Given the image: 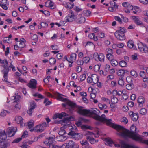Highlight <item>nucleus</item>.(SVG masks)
<instances>
[{"instance_id":"nucleus-33","label":"nucleus","mask_w":148,"mask_h":148,"mask_svg":"<svg viewBox=\"0 0 148 148\" xmlns=\"http://www.w3.org/2000/svg\"><path fill=\"white\" fill-rule=\"evenodd\" d=\"M89 58L88 57H86L83 58V62H81L79 64L80 65H82L83 63V62L85 63H87L89 62Z\"/></svg>"},{"instance_id":"nucleus-6","label":"nucleus","mask_w":148,"mask_h":148,"mask_svg":"<svg viewBox=\"0 0 148 148\" xmlns=\"http://www.w3.org/2000/svg\"><path fill=\"white\" fill-rule=\"evenodd\" d=\"M136 128L132 125L130 127V138L135 140H142V138L139 136L136 133Z\"/></svg>"},{"instance_id":"nucleus-59","label":"nucleus","mask_w":148,"mask_h":148,"mask_svg":"<svg viewBox=\"0 0 148 148\" xmlns=\"http://www.w3.org/2000/svg\"><path fill=\"white\" fill-rule=\"evenodd\" d=\"M130 45L132 46V47L130 46V49L133 50H136V48L135 45L132 43V40H130Z\"/></svg>"},{"instance_id":"nucleus-48","label":"nucleus","mask_w":148,"mask_h":148,"mask_svg":"<svg viewBox=\"0 0 148 148\" xmlns=\"http://www.w3.org/2000/svg\"><path fill=\"white\" fill-rule=\"evenodd\" d=\"M147 112V110L145 108H142L140 110V113L142 115H145Z\"/></svg>"},{"instance_id":"nucleus-23","label":"nucleus","mask_w":148,"mask_h":148,"mask_svg":"<svg viewBox=\"0 0 148 148\" xmlns=\"http://www.w3.org/2000/svg\"><path fill=\"white\" fill-rule=\"evenodd\" d=\"M37 81L34 79H32L30 82L27 84V86L32 88H35L36 87Z\"/></svg>"},{"instance_id":"nucleus-21","label":"nucleus","mask_w":148,"mask_h":148,"mask_svg":"<svg viewBox=\"0 0 148 148\" xmlns=\"http://www.w3.org/2000/svg\"><path fill=\"white\" fill-rule=\"evenodd\" d=\"M23 119L20 116H16L15 117V120L17 124H20L21 127L24 126V123H23Z\"/></svg>"},{"instance_id":"nucleus-19","label":"nucleus","mask_w":148,"mask_h":148,"mask_svg":"<svg viewBox=\"0 0 148 148\" xmlns=\"http://www.w3.org/2000/svg\"><path fill=\"white\" fill-rule=\"evenodd\" d=\"M34 124V121L33 120H31L29 121L28 122L25 123L24 124V126H27L31 132H33L31 130H34V127L33 126Z\"/></svg>"},{"instance_id":"nucleus-56","label":"nucleus","mask_w":148,"mask_h":148,"mask_svg":"<svg viewBox=\"0 0 148 148\" xmlns=\"http://www.w3.org/2000/svg\"><path fill=\"white\" fill-rule=\"evenodd\" d=\"M100 69V66L98 64L95 65L93 67L94 70L95 72H97L99 71Z\"/></svg>"},{"instance_id":"nucleus-60","label":"nucleus","mask_w":148,"mask_h":148,"mask_svg":"<svg viewBox=\"0 0 148 148\" xmlns=\"http://www.w3.org/2000/svg\"><path fill=\"white\" fill-rule=\"evenodd\" d=\"M44 103L45 105H48L51 104V103L50 101H49L47 99L45 98L44 101Z\"/></svg>"},{"instance_id":"nucleus-63","label":"nucleus","mask_w":148,"mask_h":148,"mask_svg":"<svg viewBox=\"0 0 148 148\" xmlns=\"http://www.w3.org/2000/svg\"><path fill=\"white\" fill-rule=\"evenodd\" d=\"M74 6V3H68L67 4V7L69 9L72 8Z\"/></svg>"},{"instance_id":"nucleus-9","label":"nucleus","mask_w":148,"mask_h":148,"mask_svg":"<svg viewBox=\"0 0 148 148\" xmlns=\"http://www.w3.org/2000/svg\"><path fill=\"white\" fill-rule=\"evenodd\" d=\"M15 40L16 41V44L19 46L20 48H22L25 46V40L23 38H16Z\"/></svg>"},{"instance_id":"nucleus-51","label":"nucleus","mask_w":148,"mask_h":148,"mask_svg":"<svg viewBox=\"0 0 148 148\" xmlns=\"http://www.w3.org/2000/svg\"><path fill=\"white\" fill-rule=\"evenodd\" d=\"M22 138L19 137L18 138H16L14 140L12 143H19V142H20L22 140Z\"/></svg>"},{"instance_id":"nucleus-25","label":"nucleus","mask_w":148,"mask_h":148,"mask_svg":"<svg viewBox=\"0 0 148 148\" xmlns=\"http://www.w3.org/2000/svg\"><path fill=\"white\" fill-rule=\"evenodd\" d=\"M122 5L125 8L124 9V11L126 13H130V9L129 8L130 7V3L127 2H123L122 4Z\"/></svg>"},{"instance_id":"nucleus-39","label":"nucleus","mask_w":148,"mask_h":148,"mask_svg":"<svg viewBox=\"0 0 148 148\" xmlns=\"http://www.w3.org/2000/svg\"><path fill=\"white\" fill-rule=\"evenodd\" d=\"M101 101L102 102H105L106 103L110 104V100L108 98L105 97H102L101 99Z\"/></svg>"},{"instance_id":"nucleus-43","label":"nucleus","mask_w":148,"mask_h":148,"mask_svg":"<svg viewBox=\"0 0 148 148\" xmlns=\"http://www.w3.org/2000/svg\"><path fill=\"white\" fill-rule=\"evenodd\" d=\"M85 21V18L83 16L81 17L78 19V22L79 23H84Z\"/></svg>"},{"instance_id":"nucleus-36","label":"nucleus","mask_w":148,"mask_h":148,"mask_svg":"<svg viewBox=\"0 0 148 148\" xmlns=\"http://www.w3.org/2000/svg\"><path fill=\"white\" fill-rule=\"evenodd\" d=\"M64 127H62L61 128L60 131L59 132L58 134L59 135H64L66 134V131L64 130Z\"/></svg>"},{"instance_id":"nucleus-47","label":"nucleus","mask_w":148,"mask_h":148,"mask_svg":"<svg viewBox=\"0 0 148 148\" xmlns=\"http://www.w3.org/2000/svg\"><path fill=\"white\" fill-rule=\"evenodd\" d=\"M88 92L89 94H90L93 92H96L95 90L92 87H89L88 90Z\"/></svg>"},{"instance_id":"nucleus-62","label":"nucleus","mask_w":148,"mask_h":148,"mask_svg":"<svg viewBox=\"0 0 148 148\" xmlns=\"http://www.w3.org/2000/svg\"><path fill=\"white\" fill-rule=\"evenodd\" d=\"M5 82L6 85L9 87H13L14 86V84L12 82L8 81Z\"/></svg>"},{"instance_id":"nucleus-46","label":"nucleus","mask_w":148,"mask_h":148,"mask_svg":"<svg viewBox=\"0 0 148 148\" xmlns=\"http://www.w3.org/2000/svg\"><path fill=\"white\" fill-rule=\"evenodd\" d=\"M6 39H4L3 40V42L8 43H10L12 42V39L11 38H5Z\"/></svg>"},{"instance_id":"nucleus-35","label":"nucleus","mask_w":148,"mask_h":148,"mask_svg":"<svg viewBox=\"0 0 148 148\" xmlns=\"http://www.w3.org/2000/svg\"><path fill=\"white\" fill-rule=\"evenodd\" d=\"M119 65L121 67H125L127 66V63L126 62L122 60L119 62Z\"/></svg>"},{"instance_id":"nucleus-34","label":"nucleus","mask_w":148,"mask_h":148,"mask_svg":"<svg viewBox=\"0 0 148 148\" xmlns=\"http://www.w3.org/2000/svg\"><path fill=\"white\" fill-rule=\"evenodd\" d=\"M55 95L58 100L62 101H64V99L63 98L62 95L58 92H56V93Z\"/></svg>"},{"instance_id":"nucleus-55","label":"nucleus","mask_w":148,"mask_h":148,"mask_svg":"<svg viewBox=\"0 0 148 148\" xmlns=\"http://www.w3.org/2000/svg\"><path fill=\"white\" fill-rule=\"evenodd\" d=\"M33 96L35 97H37L40 98H43V97L41 94L38 93H36L33 94Z\"/></svg>"},{"instance_id":"nucleus-29","label":"nucleus","mask_w":148,"mask_h":148,"mask_svg":"<svg viewBox=\"0 0 148 148\" xmlns=\"http://www.w3.org/2000/svg\"><path fill=\"white\" fill-rule=\"evenodd\" d=\"M59 136L56 137V140L58 141H62L65 140L66 138V137L65 135H59Z\"/></svg>"},{"instance_id":"nucleus-4","label":"nucleus","mask_w":148,"mask_h":148,"mask_svg":"<svg viewBox=\"0 0 148 148\" xmlns=\"http://www.w3.org/2000/svg\"><path fill=\"white\" fill-rule=\"evenodd\" d=\"M7 135L4 130H0V148H7L9 144L6 140Z\"/></svg>"},{"instance_id":"nucleus-50","label":"nucleus","mask_w":148,"mask_h":148,"mask_svg":"<svg viewBox=\"0 0 148 148\" xmlns=\"http://www.w3.org/2000/svg\"><path fill=\"white\" fill-rule=\"evenodd\" d=\"M130 74L134 78H136L137 76V74L136 72L134 70H132L130 72Z\"/></svg>"},{"instance_id":"nucleus-14","label":"nucleus","mask_w":148,"mask_h":148,"mask_svg":"<svg viewBox=\"0 0 148 148\" xmlns=\"http://www.w3.org/2000/svg\"><path fill=\"white\" fill-rule=\"evenodd\" d=\"M68 135L71 137L76 140H79L82 137V135L80 133H75L73 131H71L68 133Z\"/></svg>"},{"instance_id":"nucleus-49","label":"nucleus","mask_w":148,"mask_h":148,"mask_svg":"<svg viewBox=\"0 0 148 148\" xmlns=\"http://www.w3.org/2000/svg\"><path fill=\"white\" fill-rule=\"evenodd\" d=\"M115 19L117 21H118L120 24L122 23V20L119 16H114Z\"/></svg>"},{"instance_id":"nucleus-17","label":"nucleus","mask_w":148,"mask_h":148,"mask_svg":"<svg viewBox=\"0 0 148 148\" xmlns=\"http://www.w3.org/2000/svg\"><path fill=\"white\" fill-rule=\"evenodd\" d=\"M110 4V6L108 8V10L110 12H114L116 9L118 8V5L114 1H111Z\"/></svg>"},{"instance_id":"nucleus-37","label":"nucleus","mask_w":148,"mask_h":148,"mask_svg":"<svg viewBox=\"0 0 148 148\" xmlns=\"http://www.w3.org/2000/svg\"><path fill=\"white\" fill-rule=\"evenodd\" d=\"M91 12L89 10H85L83 11V14L84 15H86L87 16H89L91 14Z\"/></svg>"},{"instance_id":"nucleus-28","label":"nucleus","mask_w":148,"mask_h":148,"mask_svg":"<svg viewBox=\"0 0 148 148\" xmlns=\"http://www.w3.org/2000/svg\"><path fill=\"white\" fill-rule=\"evenodd\" d=\"M8 4V2L7 0H2L1 3H0V6L5 10H7L8 7L6 5Z\"/></svg>"},{"instance_id":"nucleus-53","label":"nucleus","mask_w":148,"mask_h":148,"mask_svg":"<svg viewBox=\"0 0 148 148\" xmlns=\"http://www.w3.org/2000/svg\"><path fill=\"white\" fill-rule=\"evenodd\" d=\"M49 62L51 64H55L56 61L55 58H51L49 60Z\"/></svg>"},{"instance_id":"nucleus-24","label":"nucleus","mask_w":148,"mask_h":148,"mask_svg":"<svg viewBox=\"0 0 148 148\" xmlns=\"http://www.w3.org/2000/svg\"><path fill=\"white\" fill-rule=\"evenodd\" d=\"M103 140L105 141V143L108 146H112L113 143V141L110 138H103Z\"/></svg>"},{"instance_id":"nucleus-11","label":"nucleus","mask_w":148,"mask_h":148,"mask_svg":"<svg viewBox=\"0 0 148 148\" xmlns=\"http://www.w3.org/2000/svg\"><path fill=\"white\" fill-rule=\"evenodd\" d=\"M17 130L16 127H12L8 128L6 130V134L9 137L13 136Z\"/></svg>"},{"instance_id":"nucleus-27","label":"nucleus","mask_w":148,"mask_h":148,"mask_svg":"<svg viewBox=\"0 0 148 148\" xmlns=\"http://www.w3.org/2000/svg\"><path fill=\"white\" fill-rule=\"evenodd\" d=\"M77 55L75 53H72L69 59L67 60L68 62H74L76 60Z\"/></svg>"},{"instance_id":"nucleus-52","label":"nucleus","mask_w":148,"mask_h":148,"mask_svg":"<svg viewBox=\"0 0 148 148\" xmlns=\"http://www.w3.org/2000/svg\"><path fill=\"white\" fill-rule=\"evenodd\" d=\"M48 6L51 9H53L55 8V6L54 5V3L52 1H50L48 2Z\"/></svg>"},{"instance_id":"nucleus-8","label":"nucleus","mask_w":148,"mask_h":148,"mask_svg":"<svg viewBox=\"0 0 148 148\" xmlns=\"http://www.w3.org/2000/svg\"><path fill=\"white\" fill-rule=\"evenodd\" d=\"M63 148H79V146L73 141H70L68 143L63 144L62 147Z\"/></svg>"},{"instance_id":"nucleus-42","label":"nucleus","mask_w":148,"mask_h":148,"mask_svg":"<svg viewBox=\"0 0 148 148\" xmlns=\"http://www.w3.org/2000/svg\"><path fill=\"white\" fill-rule=\"evenodd\" d=\"M110 61L112 65L113 66H116L118 64V62L115 59L111 60Z\"/></svg>"},{"instance_id":"nucleus-20","label":"nucleus","mask_w":148,"mask_h":148,"mask_svg":"<svg viewBox=\"0 0 148 148\" xmlns=\"http://www.w3.org/2000/svg\"><path fill=\"white\" fill-rule=\"evenodd\" d=\"M67 115L68 114L65 112H62L60 113H56L54 115L53 118L54 119H56L58 118L62 119Z\"/></svg>"},{"instance_id":"nucleus-15","label":"nucleus","mask_w":148,"mask_h":148,"mask_svg":"<svg viewBox=\"0 0 148 148\" xmlns=\"http://www.w3.org/2000/svg\"><path fill=\"white\" fill-rule=\"evenodd\" d=\"M138 49L141 52L143 53L148 52V47L146 45L140 42L138 44Z\"/></svg>"},{"instance_id":"nucleus-12","label":"nucleus","mask_w":148,"mask_h":148,"mask_svg":"<svg viewBox=\"0 0 148 148\" xmlns=\"http://www.w3.org/2000/svg\"><path fill=\"white\" fill-rule=\"evenodd\" d=\"M126 32V29L124 28L120 27V29L116 31L115 33V36L116 37H124L125 33Z\"/></svg>"},{"instance_id":"nucleus-44","label":"nucleus","mask_w":148,"mask_h":148,"mask_svg":"<svg viewBox=\"0 0 148 148\" xmlns=\"http://www.w3.org/2000/svg\"><path fill=\"white\" fill-rule=\"evenodd\" d=\"M86 78V75L83 74L81 75L79 77V80L80 82H82Z\"/></svg>"},{"instance_id":"nucleus-45","label":"nucleus","mask_w":148,"mask_h":148,"mask_svg":"<svg viewBox=\"0 0 148 148\" xmlns=\"http://www.w3.org/2000/svg\"><path fill=\"white\" fill-rule=\"evenodd\" d=\"M80 143L82 146H86L89 145L88 142L86 140H83L81 141Z\"/></svg>"},{"instance_id":"nucleus-18","label":"nucleus","mask_w":148,"mask_h":148,"mask_svg":"<svg viewBox=\"0 0 148 148\" xmlns=\"http://www.w3.org/2000/svg\"><path fill=\"white\" fill-rule=\"evenodd\" d=\"M0 63L1 64V66L3 67L1 70H9L8 66V62L6 60L0 59Z\"/></svg>"},{"instance_id":"nucleus-5","label":"nucleus","mask_w":148,"mask_h":148,"mask_svg":"<svg viewBox=\"0 0 148 148\" xmlns=\"http://www.w3.org/2000/svg\"><path fill=\"white\" fill-rule=\"evenodd\" d=\"M46 122H44L42 124H39L34 127V130H31L32 131L37 132H43L45 128L49 126V123L51 121L50 119L48 118L45 119Z\"/></svg>"},{"instance_id":"nucleus-64","label":"nucleus","mask_w":148,"mask_h":148,"mask_svg":"<svg viewBox=\"0 0 148 148\" xmlns=\"http://www.w3.org/2000/svg\"><path fill=\"white\" fill-rule=\"evenodd\" d=\"M20 146L21 148H30L29 146L25 143L21 145Z\"/></svg>"},{"instance_id":"nucleus-30","label":"nucleus","mask_w":148,"mask_h":148,"mask_svg":"<svg viewBox=\"0 0 148 148\" xmlns=\"http://www.w3.org/2000/svg\"><path fill=\"white\" fill-rule=\"evenodd\" d=\"M93 83L96 84L98 81L99 78L98 75L95 74H93L92 75Z\"/></svg>"},{"instance_id":"nucleus-40","label":"nucleus","mask_w":148,"mask_h":148,"mask_svg":"<svg viewBox=\"0 0 148 148\" xmlns=\"http://www.w3.org/2000/svg\"><path fill=\"white\" fill-rule=\"evenodd\" d=\"M83 119L82 118H79V120L78 121H76V125L79 127H80L82 125V122L83 121Z\"/></svg>"},{"instance_id":"nucleus-54","label":"nucleus","mask_w":148,"mask_h":148,"mask_svg":"<svg viewBox=\"0 0 148 148\" xmlns=\"http://www.w3.org/2000/svg\"><path fill=\"white\" fill-rule=\"evenodd\" d=\"M120 121L121 122L124 123L125 124H127L128 121L127 118L125 117L121 118L120 119Z\"/></svg>"},{"instance_id":"nucleus-31","label":"nucleus","mask_w":148,"mask_h":148,"mask_svg":"<svg viewBox=\"0 0 148 148\" xmlns=\"http://www.w3.org/2000/svg\"><path fill=\"white\" fill-rule=\"evenodd\" d=\"M145 99L143 96H139L138 98V102L139 104V106L140 104H143L144 103Z\"/></svg>"},{"instance_id":"nucleus-10","label":"nucleus","mask_w":148,"mask_h":148,"mask_svg":"<svg viewBox=\"0 0 148 148\" xmlns=\"http://www.w3.org/2000/svg\"><path fill=\"white\" fill-rule=\"evenodd\" d=\"M93 58L96 61H98L103 62L104 61L105 56L102 53H100L98 54L97 53H94L93 55Z\"/></svg>"},{"instance_id":"nucleus-22","label":"nucleus","mask_w":148,"mask_h":148,"mask_svg":"<svg viewBox=\"0 0 148 148\" xmlns=\"http://www.w3.org/2000/svg\"><path fill=\"white\" fill-rule=\"evenodd\" d=\"M1 71L3 74V78L2 80L5 82L8 81V73L9 72V70H1Z\"/></svg>"},{"instance_id":"nucleus-41","label":"nucleus","mask_w":148,"mask_h":148,"mask_svg":"<svg viewBox=\"0 0 148 148\" xmlns=\"http://www.w3.org/2000/svg\"><path fill=\"white\" fill-rule=\"evenodd\" d=\"M125 73L124 70L122 69H119L117 71V74L119 76H122Z\"/></svg>"},{"instance_id":"nucleus-58","label":"nucleus","mask_w":148,"mask_h":148,"mask_svg":"<svg viewBox=\"0 0 148 148\" xmlns=\"http://www.w3.org/2000/svg\"><path fill=\"white\" fill-rule=\"evenodd\" d=\"M116 107V105L114 103H112L110 104V107L111 108V110L112 112L115 111L114 109Z\"/></svg>"},{"instance_id":"nucleus-38","label":"nucleus","mask_w":148,"mask_h":148,"mask_svg":"<svg viewBox=\"0 0 148 148\" xmlns=\"http://www.w3.org/2000/svg\"><path fill=\"white\" fill-rule=\"evenodd\" d=\"M98 106L100 110H102L104 109H106L107 108L108 106L105 104H102L101 103H99Z\"/></svg>"},{"instance_id":"nucleus-32","label":"nucleus","mask_w":148,"mask_h":148,"mask_svg":"<svg viewBox=\"0 0 148 148\" xmlns=\"http://www.w3.org/2000/svg\"><path fill=\"white\" fill-rule=\"evenodd\" d=\"M81 129L83 130H86L87 129L93 130V128L90 126L85 125H82L81 127Z\"/></svg>"},{"instance_id":"nucleus-3","label":"nucleus","mask_w":148,"mask_h":148,"mask_svg":"<svg viewBox=\"0 0 148 148\" xmlns=\"http://www.w3.org/2000/svg\"><path fill=\"white\" fill-rule=\"evenodd\" d=\"M99 132L97 128L95 129L94 132H90V131H86L85 133V135L86 136L87 140L91 144H93L98 142V140H95L92 137V135H94L95 137L97 138L99 136Z\"/></svg>"},{"instance_id":"nucleus-61","label":"nucleus","mask_w":148,"mask_h":148,"mask_svg":"<svg viewBox=\"0 0 148 148\" xmlns=\"http://www.w3.org/2000/svg\"><path fill=\"white\" fill-rule=\"evenodd\" d=\"M122 110L124 112H127L129 110L128 107L127 106H124L122 108Z\"/></svg>"},{"instance_id":"nucleus-2","label":"nucleus","mask_w":148,"mask_h":148,"mask_svg":"<svg viewBox=\"0 0 148 148\" xmlns=\"http://www.w3.org/2000/svg\"><path fill=\"white\" fill-rule=\"evenodd\" d=\"M74 120V118L73 117H67L63 121H59L58 123L61 124L64 128L68 127L71 132L73 131V130H76L77 129L76 127L74 125H71L70 122Z\"/></svg>"},{"instance_id":"nucleus-57","label":"nucleus","mask_w":148,"mask_h":148,"mask_svg":"<svg viewBox=\"0 0 148 148\" xmlns=\"http://www.w3.org/2000/svg\"><path fill=\"white\" fill-rule=\"evenodd\" d=\"M36 105L35 103L34 102H32L31 103L30 108L34 110L36 108Z\"/></svg>"},{"instance_id":"nucleus-16","label":"nucleus","mask_w":148,"mask_h":148,"mask_svg":"<svg viewBox=\"0 0 148 148\" xmlns=\"http://www.w3.org/2000/svg\"><path fill=\"white\" fill-rule=\"evenodd\" d=\"M76 18V16L73 12L68 14L65 18L64 19L66 22H71L75 20Z\"/></svg>"},{"instance_id":"nucleus-26","label":"nucleus","mask_w":148,"mask_h":148,"mask_svg":"<svg viewBox=\"0 0 148 148\" xmlns=\"http://www.w3.org/2000/svg\"><path fill=\"white\" fill-rule=\"evenodd\" d=\"M132 113V114L130 115V117L131 118L132 121H136L138 118V116L137 113H134L133 111H130V114Z\"/></svg>"},{"instance_id":"nucleus-7","label":"nucleus","mask_w":148,"mask_h":148,"mask_svg":"<svg viewBox=\"0 0 148 148\" xmlns=\"http://www.w3.org/2000/svg\"><path fill=\"white\" fill-rule=\"evenodd\" d=\"M5 108H8V110L2 109L0 112V116L1 118L5 117L7 114H12L9 107L8 106L7 104H5Z\"/></svg>"},{"instance_id":"nucleus-13","label":"nucleus","mask_w":148,"mask_h":148,"mask_svg":"<svg viewBox=\"0 0 148 148\" xmlns=\"http://www.w3.org/2000/svg\"><path fill=\"white\" fill-rule=\"evenodd\" d=\"M12 114L17 112L21 108V104L16 103L13 106L9 107Z\"/></svg>"},{"instance_id":"nucleus-1","label":"nucleus","mask_w":148,"mask_h":148,"mask_svg":"<svg viewBox=\"0 0 148 148\" xmlns=\"http://www.w3.org/2000/svg\"><path fill=\"white\" fill-rule=\"evenodd\" d=\"M66 105L73 109L77 108L78 112L80 114L86 116L92 117L94 119L100 122L105 123L107 125L118 130L117 134L120 136L127 139L130 138V131L124 127L113 123L111 119H107L104 114L101 116L98 115L99 111L96 108H92L90 110L82 109L79 106H77L75 103L71 101H67Z\"/></svg>"}]
</instances>
